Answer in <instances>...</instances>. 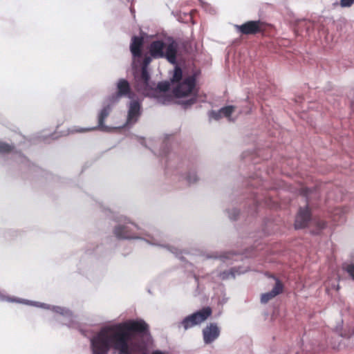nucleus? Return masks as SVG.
Masks as SVG:
<instances>
[{"label": "nucleus", "instance_id": "25", "mask_svg": "<svg viewBox=\"0 0 354 354\" xmlns=\"http://www.w3.org/2000/svg\"><path fill=\"white\" fill-rule=\"evenodd\" d=\"M308 191L309 189L308 188H301V193L304 196H307V195L308 194Z\"/></svg>", "mask_w": 354, "mask_h": 354}, {"label": "nucleus", "instance_id": "21", "mask_svg": "<svg viewBox=\"0 0 354 354\" xmlns=\"http://www.w3.org/2000/svg\"><path fill=\"white\" fill-rule=\"evenodd\" d=\"M354 3V0H340L339 5L342 8L351 7Z\"/></svg>", "mask_w": 354, "mask_h": 354}, {"label": "nucleus", "instance_id": "11", "mask_svg": "<svg viewBox=\"0 0 354 354\" xmlns=\"http://www.w3.org/2000/svg\"><path fill=\"white\" fill-rule=\"evenodd\" d=\"M113 234L118 239H131L137 238L132 232V230L128 225H119L116 226L113 230Z\"/></svg>", "mask_w": 354, "mask_h": 354}, {"label": "nucleus", "instance_id": "4", "mask_svg": "<svg viewBox=\"0 0 354 354\" xmlns=\"http://www.w3.org/2000/svg\"><path fill=\"white\" fill-rule=\"evenodd\" d=\"M212 313V310L210 307H204L201 310L185 317L181 324L185 330H187L207 320Z\"/></svg>", "mask_w": 354, "mask_h": 354}, {"label": "nucleus", "instance_id": "8", "mask_svg": "<svg viewBox=\"0 0 354 354\" xmlns=\"http://www.w3.org/2000/svg\"><path fill=\"white\" fill-rule=\"evenodd\" d=\"M141 115V105L137 100H132L129 103L127 124H135Z\"/></svg>", "mask_w": 354, "mask_h": 354}, {"label": "nucleus", "instance_id": "23", "mask_svg": "<svg viewBox=\"0 0 354 354\" xmlns=\"http://www.w3.org/2000/svg\"><path fill=\"white\" fill-rule=\"evenodd\" d=\"M211 117H212L215 120L220 119L222 117V114H221V110H219L218 112L212 111L211 112Z\"/></svg>", "mask_w": 354, "mask_h": 354}, {"label": "nucleus", "instance_id": "6", "mask_svg": "<svg viewBox=\"0 0 354 354\" xmlns=\"http://www.w3.org/2000/svg\"><path fill=\"white\" fill-rule=\"evenodd\" d=\"M234 27L242 35H254L263 33L266 30L265 23L260 20L248 21L241 25H235Z\"/></svg>", "mask_w": 354, "mask_h": 354}, {"label": "nucleus", "instance_id": "27", "mask_svg": "<svg viewBox=\"0 0 354 354\" xmlns=\"http://www.w3.org/2000/svg\"><path fill=\"white\" fill-rule=\"evenodd\" d=\"M352 108L354 109V101L351 104Z\"/></svg>", "mask_w": 354, "mask_h": 354}, {"label": "nucleus", "instance_id": "2", "mask_svg": "<svg viewBox=\"0 0 354 354\" xmlns=\"http://www.w3.org/2000/svg\"><path fill=\"white\" fill-rule=\"evenodd\" d=\"M178 44L172 40L167 45L162 40L153 41L149 47L150 55L153 59L166 58L171 64L176 62Z\"/></svg>", "mask_w": 354, "mask_h": 354}, {"label": "nucleus", "instance_id": "12", "mask_svg": "<svg viewBox=\"0 0 354 354\" xmlns=\"http://www.w3.org/2000/svg\"><path fill=\"white\" fill-rule=\"evenodd\" d=\"M144 44V39L142 37L133 36L131 38L130 44V50L134 58L142 57V48Z\"/></svg>", "mask_w": 354, "mask_h": 354}, {"label": "nucleus", "instance_id": "17", "mask_svg": "<svg viewBox=\"0 0 354 354\" xmlns=\"http://www.w3.org/2000/svg\"><path fill=\"white\" fill-rule=\"evenodd\" d=\"M13 149V147L8 143L0 142V153H8Z\"/></svg>", "mask_w": 354, "mask_h": 354}, {"label": "nucleus", "instance_id": "14", "mask_svg": "<svg viewBox=\"0 0 354 354\" xmlns=\"http://www.w3.org/2000/svg\"><path fill=\"white\" fill-rule=\"evenodd\" d=\"M118 97H128L132 98L133 93L131 91V88L129 82L124 79H120L117 84Z\"/></svg>", "mask_w": 354, "mask_h": 354}, {"label": "nucleus", "instance_id": "9", "mask_svg": "<svg viewBox=\"0 0 354 354\" xmlns=\"http://www.w3.org/2000/svg\"><path fill=\"white\" fill-rule=\"evenodd\" d=\"M219 335L220 329L215 323L209 324L203 330V340L207 344L213 342Z\"/></svg>", "mask_w": 354, "mask_h": 354}, {"label": "nucleus", "instance_id": "22", "mask_svg": "<svg viewBox=\"0 0 354 354\" xmlns=\"http://www.w3.org/2000/svg\"><path fill=\"white\" fill-rule=\"evenodd\" d=\"M187 180L189 184L194 183L198 180L197 176L196 175L195 173H190L187 176Z\"/></svg>", "mask_w": 354, "mask_h": 354}, {"label": "nucleus", "instance_id": "3", "mask_svg": "<svg viewBox=\"0 0 354 354\" xmlns=\"http://www.w3.org/2000/svg\"><path fill=\"white\" fill-rule=\"evenodd\" d=\"M195 86L196 78L194 76L190 75L182 80L181 82L178 83L173 89V93L176 97H183L189 95H194L190 99L182 102L183 106L185 109L196 102L197 91H195Z\"/></svg>", "mask_w": 354, "mask_h": 354}, {"label": "nucleus", "instance_id": "24", "mask_svg": "<svg viewBox=\"0 0 354 354\" xmlns=\"http://www.w3.org/2000/svg\"><path fill=\"white\" fill-rule=\"evenodd\" d=\"M316 224L318 226L319 230L324 229L326 226V223L324 221L319 220V221H316Z\"/></svg>", "mask_w": 354, "mask_h": 354}, {"label": "nucleus", "instance_id": "10", "mask_svg": "<svg viewBox=\"0 0 354 354\" xmlns=\"http://www.w3.org/2000/svg\"><path fill=\"white\" fill-rule=\"evenodd\" d=\"M310 218V212L308 205L305 208H300L295 219V227L296 229L304 228L307 226Z\"/></svg>", "mask_w": 354, "mask_h": 354}, {"label": "nucleus", "instance_id": "13", "mask_svg": "<svg viewBox=\"0 0 354 354\" xmlns=\"http://www.w3.org/2000/svg\"><path fill=\"white\" fill-rule=\"evenodd\" d=\"M283 286L279 280H277L274 288L270 292L262 294L261 297V302L263 304L268 303L270 300L273 299L277 295L283 292Z\"/></svg>", "mask_w": 354, "mask_h": 354}, {"label": "nucleus", "instance_id": "19", "mask_svg": "<svg viewBox=\"0 0 354 354\" xmlns=\"http://www.w3.org/2000/svg\"><path fill=\"white\" fill-rule=\"evenodd\" d=\"M343 269L345 270L351 279L354 281V264H346L343 266Z\"/></svg>", "mask_w": 354, "mask_h": 354}, {"label": "nucleus", "instance_id": "18", "mask_svg": "<svg viewBox=\"0 0 354 354\" xmlns=\"http://www.w3.org/2000/svg\"><path fill=\"white\" fill-rule=\"evenodd\" d=\"M220 110H221L222 115H224L225 117L228 118L234 112V106H227L223 107Z\"/></svg>", "mask_w": 354, "mask_h": 354}, {"label": "nucleus", "instance_id": "26", "mask_svg": "<svg viewBox=\"0 0 354 354\" xmlns=\"http://www.w3.org/2000/svg\"><path fill=\"white\" fill-rule=\"evenodd\" d=\"M152 354H165L164 353H162V351H155L152 353Z\"/></svg>", "mask_w": 354, "mask_h": 354}, {"label": "nucleus", "instance_id": "16", "mask_svg": "<svg viewBox=\"0 0 354 354\" xmlns=\"http://www.w3.org/2000/svg\"><path fill=\"white\" fill-rule=\"evenodd\" d=\"M152 57L150 56H145L142 60V67H141V71L148 72V66L150 64V63L152 61Z\"/></svg>", "mask_w": 354, "mask_h": 354}, {"label": "nucleus", "instance_id": "1", "mask_svg": "<svg viewBox=\"0 0 354 354\" xmlns=\"http://www.w3.org/2000/svg\"><path fill=\"white\" fill-rule=\"evenodd\" d=\"M148 330L149 326L143 320H131L104 328L91 339L93 354H107L110 348L118 351V354H131V333L146 334Z\"/></svg>", "mask_w": 354, "mask_h": 354}, {"label": "nucleus", "instance_id": "7", "mask_svg": "<svg viewBox=\"0 0 354 354\" xmlns=\"http://www.w3.org/2000/svg\"><path fill=\"white\" fill-rule=\"evenodd\" d=\"M111 106L107 105L104 106L98 115V124L97 127H91V128H80L75 130L77 133H84L88 132L95 130H101L103 131H107L109 130V127H106L104 122L105 119L109 116L111 112Z\"/></svg>", "mask_w": 354, "mask_h": 354}, {"label": "nucleus", "instance_id": "5", "mask_svg": "<svg viewBox=\"0 0 354 354\" xmlns=\"http://www.w3.org/2000/svg\"><path fill=\"white\" fill-rule=\"evenodd\" d=\"M133 87L138 92L143 95H149L152 90L150 84V75L149 72L136 71L133 73Z\"/></svg>", "mask_w": 354, "mask_h": 354}, {"label": "nucleus", "instance_id": "20", "mask_svg": "<svg viewBox=\"0 0 354 354\" xmlns=\"http://www.w3.org/2000/svg\"><path fill=\"white\" fill-rule=\"evenodd\" d=\"M157 88L160 91H167L170 88V84L168 82H161L158 84Z\"/></svg>", "mask_w": 354, "mask_h": 354}, {"label": "nucleus", "instance_id": "15", "mask_svg": "<svg viewBox=\"0 0 354 354\" xmlns=\"http://www.w3.org/2000/svg\"><path fill=\"white\" fill-rule=\"evenodd\" d=\"M183 78V71L182 69L176 66L174 71V75L172 76V78L171 79V81L172 83H179L181 82Z\"/></svg>", "mask_w": 354, "mask_h": 354}]
</instances>
